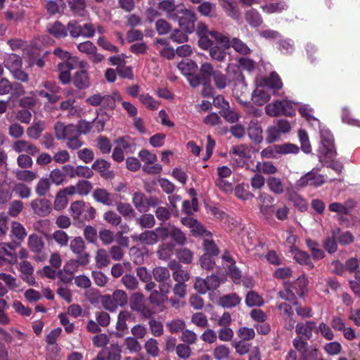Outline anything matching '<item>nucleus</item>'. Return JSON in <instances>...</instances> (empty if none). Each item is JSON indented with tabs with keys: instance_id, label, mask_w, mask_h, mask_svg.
Here are the masks:
<instances>
[{
	"instance_id": "1",
	"label": "nucleus",
	"mask_w": 360,
	"mask_h": 360,
	"mask_svg": "<svg viewBox=\"0 0 360 360\" xmlns=\"http://www.w3.org/2000/svg\"><path fill=\"white\" fill-rule=\"evenodd\" d=\"M265 86H258L254 91L252 99L258 105H262L271 98V93H275L276 90L283 86V83L276 72H272L269 77L265 81Z\"/></svg>"
},
{
	"instance_id": "2",
	"label": "nucleus",
	"mask_w": 360,
	"mask_h": 360,
	"mask_svg": "<svg viewBox=\"0 0 360 360\" xmlns=\"http://www.w3.org/2000/svg\"><path fill=\"white\" fill-rule=\"evenodd\" d=\"M320 146L318 149V157L321 162L326 159L331 160L336 155L333 136L327 129H320Z\"/></svg>"
},
{
	"instance_id": "3",
	"label": "nucleus",
	"mask_w": 360,
	"mask_h": 360,
	"mask_svg": "<svg viewBox=\"0 0 360 360\" xmlns=\"http://www.w3.org/2000/svg\"><path fill=\"white\" fill-rule=\"evenodd\" d=\"M295 108L296 104L289 100H276L265 106V112L271 117L292 116L295 113Z\"/></svg>"
},
{
	"instance_id": "4",
	"label": "nucleus",
	"mask_w": 360,
	"mask_h": 360,
	"mask_svg": "<svg viewBox=\"0 0 360 360\" xmlns=\"http://www.w3.org/2000/svg\"><path fill=\"white\" fill-rule=\"evenodd\" d=\"M320 168L316 167L313 168L311 171L308 172L295 184L298 188H304L307 186L320 187L326 182L327 176L319 173Z\"/></svg>"
},
{
	"instance_id": "5",
	"label": "nucleus",
	"mask_w": 360,
	"mask_h": 360,
	"mask_svg": "<svg viewBox=\"0 0 360 360\" xmlns=\"http://www.w3.org/2000/svg\"><path fill=\"white\" fill-rule=\"evenodd\" d=\"M87 63L84 60H79V58L73 57L72 59L69 60L64 63H60L58 65V70L59 72L58 78L60 81L66 84L71 82L72 77L70 75L71 70L77 67L84 68Z\"/></svg>"
},
{
	"instance_id": "6",
	"label": "nucleus",
	"mask_w": 360,
	"mask_h": 360,
	"mask_svg": "<svg viewBox=\"0 0 360 360\" xmlns=\"http://www.w3.org/2000/svg\"><path fill=\"white\" fill-rule=\"evenodd\" d=\"M153 276L154 279L160 283V293L166 297L172 286L169 269L164 266H156L153 269Z\"/></svg>"
},
{
	"instance_id": "7",
	"label": "nucleus",
	"mask_w": 360,
	"mask_h": 360,
	"mask_svg": "<svg viewBox=\"0 0 360 360\" xmlns=\"http://www.w3.org/2000/svg\"><path fill=\"white\" fill-rule=\"evenodd\" d=\"M156 231H158L160 238L162 240L170 238L176 245H184L186 242V237L185 234L181 231V230L174 226L157 228Z\"/></svg>"
},
{
	"instance_id": "8",
	"label": "nucleus",
	"mask_w": 360,
	"mask_h": 360,
	"mask_svg": "<svg viewBox=\"0 0 360 360\" xmlns=\"http://www.w3.org/2000/svg\"><path fill=\"white\" fill-rule=\"evenodd\" d=\"M178 13L183 14L179 19V25L182 30L187 33H192L195 30V15L193 12L184 6H179Z\"/></svg>"
},
{
	"instance_id": "9",
	"label": "nucleus",
	"mask_w": 360,
	"mask_h": 360,
	"mask_svg": "<svg viewBox=\"0 0 360 360\" xmlns=\"http://www.w3.org/2000/svg\"><path fill=\"white\" fill-rule=\"evenodd\" d=\"M257 200L260 213L265 219H271L274 213V205H272L274 201V197L269 193L262 192Z\"/></svg>"
},
{
	"instance_id": "10",
	"label": "nucleus",
	"mask_w": 360,
	"mask_h": 360,
	"mask_svg": "<svg viewBox=\"0 0 360 360\" xmlns=\"http://www.w3.org/2000/svg\"><path fill=\"white\" fill-rule=\"evenodd\" d=\"M55 136L58 140H68L78 136L77 127L73 124L65 125L61 122H57L54 126Z\"/></svg>"
},
{
	"instance_id": "11",
	"label": "nucleus",
	"mask_w": 360,
	"mask_h": 360,
	"mask_svg": "<svg viewBox=\"0 0 360 360\" xmlns=\"http://www.w3.org/2000/svg\"><path fill=\"white\" fill-rule=\"evenodd\" d=\"M77 48L80 52L86 54L94 63H98L104 58L101 53L97 52L96 46L90 41L78 44Z\"/></svg>"
},
{
	"instance_id": "12",
	"label": "nucleus",
	"mask_w": 360,
	"mask_h": 360,
	"mask_svg": "<svg viewBox=\"0 0 360 360\" xmlns=\"http://www.w3.org/2000/svg\"><path fill=\"white\" fill-rule=\"evenodd\" d=\"M226 70L228 74L229 75V78L231 80L234 81L235 88L233 89L234 94L238 96V86L241 88V92L243 89H246V84L245 83L244 77L240 71V69L238 66L233 64H229Z\"/></svg>"
},
{
	"instance_id": "13",
	"label": "nucleus",
	"mask_w": 360,
	"mask_h": 360,
	"mask_svg": "<svg viewBox=\"0 0 360 360\" xmlns=\"http://www.w3.org/2000/svg\"><path fill=\"white\" fill-rule=\"evenodd\" d=\"M20 245V243L13 241V245L0 243V258L7 261L11 264L17 263V256L15 253V248Z\"/></svg>"
},
{
	"instance_id": "14",
	"label": "nucleus",
	"mask_w": 360,
	"mask_h": 360,
	"mask_svg": "<svg viewBox=\"0 0 360 360\" xmlns=\"http://www.w3.org/2000/svg\"><path fill=\"white\" fill-rule=\"evenodd\" d=\"M18 269L20 271V278L30 285H35L36 281L33 276L34 267L31 263L27 260H23L19 263Z\"/></svg>"
},
{
	"instance_id": "15",
	"label": "nucleus",
	"mask_w": 360,
	"mask_h": 360,
	"mask_svg": "<svg viewBox=\"0 0 360 360\" xmlns=\"http://www.w3.org/2000/svg\"><path fill=\"white\" fill-rule=\"evenodd\" d=\"M73 85L79 90L86 89L90 86V78L87 71L80 70L74 74L71 79Z\"/></svg>"
},
{
	"instance_id": "16",
	"label": "nucleus",
	"mask_w": 360,
	"mask_h": 360,
	"mask_svg": "<svg viewBox=\"0 0 360 360\" xmlns=\"http://www.w3.org/2000/svg\"><path fill=\"white\" fill-rule=\"evenodd\" d=\"M12 148L16 153L26 152L32 155L39 152V148L35 145L23 139L14 141L12 144Z\"/></svg>"
},
{
	"instance_id": "17",
	"label": "nucleus",
	"mask_w": 360,
	"mask_h": 360,
	"mask_svg": "<svg viewBox=\"0 0 360 360\" xmlns=\"http://www.w3.org/2000/svg\"><path fill=\"white\" fill-rule=\"evenodd\" d=\"M131 238L134 241H140L146 245H154L158 243L160 236L155 229L154 231H146L141 234H134L131 236Z\"/></svg>"
},
{
	"instance_id": "18",
	"label": "nucleus",
	"mask_w": 360,
	"mask_h": 360,
	"mask_svg": "<svg viewBox=\"0 0 360 360\" xmlns=\"http://www.w3.org/2000/svg\"><path fill=\"white\" fill-rule=\"evenodd\" d=\"M248 134L249 138L257 143H260L263 141L262 129L257 120L252 119L250 122Z\"/></svg>"
},
{
	"instance_id": "19",
	"label": "nucleus",
	"mask_w": 360,
	"mask_h": 360,
	"mask_svg": "<svg viewBox=\"0 0 360 360\" xmlns=\"http://www.w3.org/2000/svg\"><path fill=\"white\" fill-rule=\"evenodd\" d=\"M354 207V202L347 200L344 203L334 202L328 205V210L332 212L337 213L339 216L347 215Z\"/></svg>"
},
{
	"instance_id": "20",
	"label": "nucleus",
	"mask_w": 360,
	"mask_h": 360,
	"mask_svg": "<svg viewBox=\"0 0 360 360\" xmlns=\"http://www.w3.org/2000/svg\"><path fill=\"white\" fill-rule=\"evenodd\" d=\"M92 196L96 202L104 205L112 206L114 205L112 194L104 188H96L93 192Z\"/></svg>"
},
{
	"instance_id": "21",
	"label": "nucleus",
	"mask_w": 360,
	"mask_h": 360,
	"mask_svg": "<svg viewBox=\"0 0 360 360\" xmlns=\"http://www.w3.org/2000/svg\"><path fill=\"white\" fill-rule=\"evenodd\" d=\"M45 128L46 124L44 121L34 119L32 125L27 127L26 133L29 138L37 140Z\"/></svg>"
},
{
	"instance_id": "22",
	"label": "nucleus",
	"mask_w": 360,
	"mask_h": 360,
	"mask_svg": "<svg viewBox=\"0 0 360 360\" xmlns=\"http://www.w3.org/2000/svg\"><path fill=\"white\" fill-rule=\"evenodd\" d=\"M31 207L34 213L39 216H45L50 212L51 204L46 199H36L31 202Z\"/></svg>"
},
{
	"instance_id": "23",
	"label": "nucleus",
	"mask_w": 360,
	"mask_h": 360,
	"mask_svg": "<svg viewBox=\"0 0 360 360\" xmlns=\"http://www.w3.org/2000/svg\"><path fill=\"white\" fill-rule=\"evenodd\" d=\"M47 30L49 34L56 38H63L68 34L67 27L58 21L48 24Z\"/></svg>"
},
{
	"instance_id": "24",
	"label": "nucleus",
	"mask_w": 360,
	"mask_h": 360,
	"mask_svg": "<svg viewBox=\"0 0 360 360\" xmlns=\"http://www.w3.org/2000/svg\"><path fill=\"white\" fill-rule=\"evenodd\" d=\"M27 245L32 252L40 253L44 248V243L41 236L33 233L28 238Z\"/></svg>"
},
{
	"instance_id": "25",
	"label": "nucleus",
	"mask_w": 360,
	"mask_h": 360,
	"mask_svg": "<svg viewBox=\"0 0 360 360\" xmlns=\"http://www.w3.org/2000/svg\"><path fill=\"white\" fill-rule=\"evenodd\" d=\"M292 255H293L294 259L299 264L302 265H307L310 268L314 266L313 264L311 262L309 255L295 247H292L290 250Z\"/></svg>"
},
{
	"instance_id": "26",
	"label": "nucleus",
	"mask_w": 360,
	"mask_h": 360,
	"mask_svg": "<svg viewBox=\"0 0 360 360\" xmlns=\"http://www.w3.org/2000/svg\"><path fill=\"white\" fill-rule=\"evenodd\" d=\"M211 78L215 87L219 90L225 89L231 82V79L226 75L217 70L212 73Z\"/></svg>"
},
{
	"instance_id": "27",
	"label": "nucleus",
	"mask_w": 360,
	"mask_h": 360,
	"mask_svg": "<svg viewBox=\"0 0 360 360\" xmlns=\"http://www.w3.org/2000/svg\"><path fill=\"white\" fill-rule=\"evenodd\" d=\"M241 299L236 293L225 295L220 297L219 305L224 308H232L240 303Z\"/></svg>"
},
{
	"instance_id": "28",
	"label": "nucleus",
	"mask_w": 360,
	"mask_h": 360,
	"mask_svg": "<svg viewBox=\"0 0 360 360\" xmlns=\"http://www.w3.org/2000/svg\"><path fill=\"white\" fill-rule=\"evenodd\" d=\"M266 184L269 191L274 194L281 195L285 191V185L280 178L271 176L268 179Z\"/></svg>"
},
{
	"instance_id": "29",
	"label": "nucleus",
	"mask_w": 360,
	"mask_h": 360,
	"mask_svg": "<svg viewBox=\"0 0 360 360\" xmlns=\"http://www.w3.org/2000/svg\"><path fill=\"white\" fill-rule=\"evenodd\" d=\"M177 68L183 75L188 77L192 73H195L198 66L193 60L186 58L182 60Z\"/></svg>"
},
{
	"instance_id": "30",
	"label": "nucleus",
	"mask_w": 360,
	"mask_h": 360,
	"mask_svg": "<svg viewBox=\"0 0 360 360\" xmlns=\"http://www.w3.org/2000/svg\"><path fill=\"white\" fill-rule=\"evenodd\" d=\"M5 67L12 72L22 66L21 58L14 53L7 54L4 60Z\"/></svg>"
},
{
	"instance_id": "31",
	"label": "nucleus",
	"mask_w": 360,
	"mask_h": 360,
	"mask_svg": "<svg viewBox=\"0 0 360 360\" xmlns=\"http://www.w3.org/2000/svg\"><path fill=\"white\" fill-rule=\"evenodd\" d=\"M68 4L75 15L83 17L86 13L85 0H69Z\"/></svg>"
},
{
	"instance_id": "32",
	"label": "nucleus",
	"mask_w": 360,
	"mask_h": 360,
	"mask_svg": "<svg viewBox=\"0 0 360 360\" xmlns=\"http://www.w3.org/2000/svg\"><path fill=\"white\" fill-rule=\"evenodd\" d=\"M332 235L341 245H348L354 240V236L349 231H342L338 228L332 231Z\"/></svg>"
},
{
	"instance_id": "33",
	"label": "nucleus",
	"mask_w": 360,
	"mask_h": 360,
	"mask_svg": "<svg viewBox=\"0 0 360 360\" xmlns=\"http://www.w3.org/2000/svg\"><path fill=\"white\" fill-rule=\"evenodd\" d=\"M174 245L172 243H163L159 245L157 251L160 259L167 260L174 253Z\"/></svg>"
},
{
	"instance_id": "34",
	"label": "nucleus",
	"mask_w": 360,
	"mask_h": 360,
	"mask_svg": "<svg viewBox=\"0 0 360 360\" xmlns=\"http://www.w3.org/2000/svg\"><path fill=\"white\" fill-rule=\"evenodd\" d=\"M132 203L139 212H146L147 202L146 196L140 192H136L133 195Z\"/></svg>"
},
{
	"instance_id": "35",
	"label": "nucleus",
	"mask_w": 360,
	"mask_h": 360,
	"mask_svg": "<svg viewBox=\"0 0 360 360\" xmlns=\"http://www.w3.org/2000/svg\"><path fill=\"white\" fill-rule=\"evenodd\" d=\"M221 6L224 9L227 15L233 19H238L240 13L232 0H219Z\"/></svg>"
},
{
	"instance_id": "36",
	"label": "nucleus",
	"mask_w": 360,
	"mask_h": 360,
	"mask_svg": "<svg viewBox=\"0 0 360 360\" xmlns=\"http://www.w3.org/2000/svg\"><path fill=\"white\" fill-rule=\"evenodd\" d=\"M110 164L105 160L101 159L96 160L92 165V169L98 171L102 176L108 178L111 176L112 172L108 169Z\"/></svg>"
},
{
	"instance_id": "37",
	"label": "nucleus",
	"mask_w": 360,
	"mask_h": 360,
	"mask_svg": "<svg viewBox=\"0 0 360 360\" xmlns=\"http://www.w3.org/2000/svg\"><path fill=\"white\" fill-rule=\"evenodd\" d=\"M131 264L129 262L123 263H117L111 268V275L112 277L117 278L120 277L124 271H131Z\"/></svg>"
},
{
	"instance_id": "38",
	"label": "nucleus",
	"mask_w": 360,
	"mask_h": 360,
	"mask_svg": "<svg viewBox=\"0 0 360 360\" xmlns=\"http://www.w3.org/2000/svg\"><path fill=\"white\" fill-rule=\"evenodd\" d=\"M246 21L254 27H259L262 23V19L259 12L255 9H250L245 13Z\"/></svg>"
},
{
	"instance_id": "39",
	"label": "nucleus",
	"mask_w": 360,
	"mask_h": 360,
	"mask_svg": "<svg viewBox=\"0 0 360 360\" xmlns=\"http://www.w3.org/2000/svg\"><path fill=\"white\" fill-rule=\"evenodd\" d=\"M11 236L22 242L27 236V231L25 227L18 221H13L11 225Z\"/></svg>"
},
{
	"instance_id": "40",
	"label": "nucleus",
	"mask_w": 360,
	"mask_h": 360,
	"mask_svg": "<svg viewBox=\"0 0 360 360\" xmlns=\"http://www.w3.org/2000/svg\"><path fill=\"white\" fill-rule=\"evenodd\" d=\"M13 174L18 180L25 181V182H32L34 179L37 178V174L34 172L27 170V169H16L14 170Z\"/></svg>"
},
{
	"instance_id": "41",
	"label": "nucleus",
	"mask_w": 360,
	"mask_h": 360,
	"mask_svg": "<svg viewBox=\"0 0 360 360\" xmlns=\"http://www.w3.org/2000/svg\"><path fill=\"white\" fill-rule=\"evenodd\" d=\"M209 34L213 39L214 42L220 45L224 49H228L231 46V41H230L226 35L216 31H212Z\"/></svg>"
},
{
	"instance_id": "42",
	"label": "nucleus",
	"mask_w": 360,
	"mask_h": 360,
	"mask_svg": "<svg viewBox=\"0 0 360 360\" xmlns=\"http://www.w3.org/2000/svg\"><path fill=\"white\" fill-rule=\"evenodd\" d=\"M287 8L288 6L284 1L270 3L262 6V11L266 13H281Z\"/></svg>"
},
{
	"instance_id": "43",
	"label": "nucleus",
	"mask_w": 360,
	"mask_h": 360,
	"mask_svg": "<svg viewBox=\"0 0 360 360\" xmlns=\"http://www.w3.org/2000/svg\"><path fill=\"white\" fill-rule=\"evenodd\" d=\"M96 264L98 269L107 266L110 262V257L107 251L104 249H99L96 255Z\"/></svg>"
},
{
	"instance_id": "44",
	"label": "nucleus",
	"mask_w": 360,
	"mask_h": 360,
	"mask_svg": "<svg viewBox=\"0 0 360 360\" xmlns=\"http://www.w3.org/2000/svg\"><path fill=\"white\" fill-rule=\"evenodd\" d=\"M263 298L257 292L250 291L248 292L245 298V303L248 307H260L264 304Z\"/></svg>"
},
{
	"instance_id": "45",
	"label": "nucleus",
	"mask_w": 360,
	"mask_h": 360,
	"mask_svg": "<svg viewBox=\"0 0 360 360\" xmlns=\"http://www.w3.org/2000/svg\"><path fill=\"white\" fill-rule=\"evenodd\" d=\"M120 95L117 93L112 95L104 94L102 95L101 106L103 108L112 109L115 106L116 100H120Z\"/></svg>"
},
{
	"instance_id": "46",
	"label": "nucleus",
	"mask_w": 360,
	"mask_h": 360,
	"mask_svg": "<svg viewBox=\"0 0 360 360\" xmlns=\"http://www.w3.org/2000/svg\"><path fill=\"white\" fill-rule=\"evenodd\" d=\"M256 171L266 174H274L278 169L272 162H258L256 165Z\"/></svg>"
},
{
	"instance_id": "47",
	"label": "nucleus",
	"mask_w": 360,
	"mask_h": 360,
	"mask_svg": "<svg viewBox=\"0 0 360 360\" xmlns=\"http://www.w3.org/2000/svg\"><path fill=\"white\" fill-rule=\"evenodd\" d=\"M0 280L3 281L11 290H16L20 286V282L11 274L0 273Z\"/></svg>"
},
{
	"instance_id": "48",
	"label": "nucleus",
	"mask_w": 360,
	"mask_h": 360,
	"mask_svg": "<svg viewBox=\"0 0 360 360\" xmlns=\"http://www.w3.org/2000/svg\"><path fill=\"white\" fill-rule=\"evenodd\" d=\"M188 225L192 228V231L202 236H211L210 232L205 229L204 226L197 220L190 218L187 219Z\"/></svg>"
},
{
	"instance_id": "49",
	"label": "nucleus",
	"mask_w": 360,
	"mask_h": 360,
	"mask_svg": "<svg viewBox=\"0 0 360 360\" xmlns=\"http://www.w3.org/2000/svg\"><path fill=\"white\" fill-rule=\"evenodd\" d=\"M231 46L240 54L247 55L251 52L247 44L238 38H233L231 40Z\"/></svg>"
},
{
	"instance_id": "50",
	"label": "nucleus",
	"mask_w": 360,
	"mask_h": 360,
	"mask_svg": "<svg viewBox=\"0 0 360 360\" xmlns=\"http://www.w3.org/2000/svg\"><path fill=\"white\" fill-rule=\"evenodd\" d=\"M145 304L144 296L140 292L134 293L129 301L130 308L133 311H137Z\"/></svg>"
},
{
	"instance_id": "51",
	"label": "nucleus",
	"mask_w": 360,
	"mask_h": 360,
	"mask_svg": "<svg viewBox=\"0 0 360 360\" xmlns=\"http://www.w3.org/2000/svg\"><path fill=\"white\" fill-rule=\"evenodd\" d=\"M121 281L124 286L129 290H134L139 287V281L132 274H125L122 276Z\"/></svg>"
},
{
	"instance_id": "52",
	"label": "nucleus",
	"mask_w": 360,
	"mask_h": 360,
	"mask_svg": "<svg viewBox=\"0 0 360 360\" xmlns=\"http://www.w3.org/2000/svg\"><path fill=\"white\" fill-rule=\"evenodd\" d=\"M144 347L147 354L153 357L158 356L160 354L158 343L155 339L150 338L148 340L144 345Z\"/></svg>"
},
{
	"instance_id": "53",
	"label": "nucleus",
	"mask_w": 360,
	"mask_h": 360,
	"mask_svg": "<svg viewBox=\"0 0 360 360\" xmlns=\"http://www.w3.org/2000/svg\"><path fill=\"white\" fill-rule=\"evenodd\" d=\"M86 207V203L82 200L72 202L70 205V214L74 219H79Z\"/></svg>"
},
{
	"instance_id": "54",
	"label": "nucleus",
	"mask_w": 360,
	"mask_h": 360,
	"mask_svg": "<svg viewBox=\"0 0 360 360\" xmlns=\"http://www.w3.org/2000/svg\"><path fill=\"white\" fill-rule=\"evenodd\" d=\"M131 313L128 311H122L119 313L116 328L119 331H124L127 328V321L130 319Z\"/></svg>"
},
{
	"instance_id": "55",
	"label": "nucleus",
	"mask_w": 360,
	"mask_h": 360,
	"mask_svg": "<svg viewBox=\"0 0 360 360\" xmlns=\"http://www.w3.org/2000/svg\"><path fill=\"white\" fill-rule=\"evenodd\" d=\"M137 223L142 227L146 229H150L154 226L155 219L151 214H143L139 219Z\"/></svg>"
},
{
	"instance_id": "56",
	"label": "nucleus",
	"mask_w": 360,
	"mask_h": 360,
	"mask_svg": "<svg viewBox=\"0 0 360 360\" xmlns=\"http://www.w3.org/2000/svg\"><path fill=\"white\" fill-rule=\"evenodd\" d=\"M114 302L118 307H124L127 304L128 297L127 293L122 290H116L112 295Z\"/></svg>"
},
{
	"instance_id": "57",
	"label": "nucleus",
	"mask_w": 360,
	"mask_h": 360,
	"mask_svg": "<svg viewBox=\"0 0 360 360\" xmlns=\"http://www.w3.org/2000/svg\"><path fill=\"white\" fill-rule=\"evenodd\" d=\"M298 136L302 150L305 153H310L311 152V147L307 132L304 130L300 129L298 131Z\"/></svg>"
},
{
	"instance_id": "58",
	"label": "nucleus",
	"mask_w": 360,
	"mask_h": 360,
	"mask_svg": "<svg viewBox=\"0 0 360 360\" xmlns=\"http://www.w3.org/2000/svg\"><path fill=\"white\" fill-rule=\"evenodd\" d=\"M279 155L288 154H297L300 151L299 147L293 143H285L278 144Z\"/></svg>"
},
{
	"instance_id": "59",
	"label": "nucleus",
	"mask_w": 360,
	"mask_h": 360,
	"mask_svg": "<svg viewBox=\"0 0 360 360\" xmlns=\"http://www.w3.org/2000/svg\"><path fill=\"white\" fill-rule=\"evenodd\" d=\"M323 349L330 356H335L341 352L342 347L339 342L333 341L326 343L323 346Z\"/></svg>"
},
{
	"instance_id": "60",
	"label": "nucleus",
	"mask_w": 360,
	"mask_h": 360,
	"mask_svg": "<svg viewBox=\"0 0 360 360\" xmlns=\"http://www.w3.org/2000/svg\"><path fill=\"white\" fill-rule=\"evenodd\" d=\"M139 101L147 108L152 110H156L159 107V103L148 94L140 95Z\"/></svg>"
},
{
	"instance_id": "61",
	"label": "nucleus",
	"mask_w": 360,
	"mask_h": 360,
	"mask_svg": "<svg viewBox=\"0 0 360 360\" xmlns=\"http://www.w3.org/2000/svg\"><path fill=\"white\" fill-rule=\"evenodd\" d=\"M166 326L170 333H177L184 330L186 324L181 319H174L167 323Z\"/></svg>"
},
{
	"instance_id": "62",
	"label": "nucleus",
	"mask_w": 360,
	"mask_h": 360,
	"mask_svg": "<svg viewBox=\"0 0 360 360\" xmlns=\"http://www.w3.org/2000/svg\"><path fill=\"white\" fill-rule=\"evenodd\" d=\"M234 191L236 197L243 200H248L254 197V195L245 188L243 184L237 185Z\"/></svg>"
},
{
	"instance_id": "63",
	"label": "nucleus",
	"mask_w": 360,
	"mask_h": 360,
	"mask_svg": "<svg viewBox=\"0 0 360 360\" xmlns=\"http://www.w3.org/2000/svg\"><path fill=\"white\" fill-rule=\"evenodd\" d=\"M224 49H221L217 45L213 46L210 49V56L213 60L222 62L225 60L226 56V53Z\"/></svg>"
},
{
	"instance_id": "64",
	"label": "nucleus",
	"mask_w": 360,
	"mask_h": 360,
	"mask_svg": "<svg viewBox=\"0 0 360 360\" xmlns=\"http://www.w3.org/2000/svg\"><path fill=\"white\" fill-rule=\"evenodd\" d=\"M70 250L75 255H80L85 248V243L81 237L75 238L70 244Z\"/></svg>"
}]
</instances>
